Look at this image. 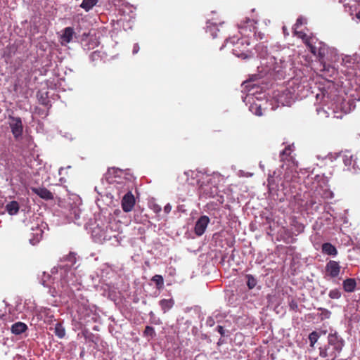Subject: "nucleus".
Masks as SVG:
<instances>
[{
    "mask_svg": "<svg viewBox=\"0 0 360 360\" xmlns=\"http://www.w3.org/2000/svg\"><path fill=\"white\" fill-rule=\"evenodd\" d=\"M315 97L316 111L321 118L333 115L334 118L341 119L354 108L352 102L346 101L342 97L337 95L333 84L319 89Z\"/></svg>",
    "mask_w": 360,
    "mask_h": 360,
    "instance_id": "obj_1",
    "label": "nucleus"
},
{
    "mask_svg": "<svg viewBox=\"0 0 360 360\" xmlns=\"http://www.w3.org/2000/svg\"><path fill=\"white\" fill-rule=\"evenodd\" d=\"M76 255L70 252L60 260V264L53 267L51 274L43 273L41 278V284L50 288L53 296L61 290H66L68 288L75 283V274L72 268L76 264Z\"/></svg>",
    "mask_w": 360,
    "mask_h": 360,
    "instance_id": "obj_2",
    "label": "nucleus"
},
{
    "mask_svg": "<svg viewBox=\"0 0 360 360\" xmlns=\"http://www.w3.org/2000/svg\"><path fill=\"white\" fill-rule=\"evenodd\" d=\"M307 24V19L304 17H300L297 19L296 23L293 27V33L295 35L301 38L305 43L309 50L315 56H317L319 60L326 63L337 60V50L334 48H330L321 41H318L315 39L308 37V35L300 30V27Z\"/></svg>",
    "mask_w": 360,
    "mask_h": 360,
    "instance_id": "obj_3",
    "label": "nucleus"
},
{
    "mask_svg": "<svg viewBox=\"0 0 360 360\" xmlns=\"http://www.w3.org/2000/svg\"><path fill=\"white\" fill-rule=\"evenodd\" d=\"M183 175L189 184H197L200 194L206 198H214L217 194L218 188L212 184L210 175L194 171L185 172Z\"/></svg>",
    "mask_w": 360,
    "mask_h": 360,
    "instance_id": "obj_4",
    "label": "nucleus"
},
{
    "mask_svg": "<svg viewBox=\"0 0 360 360\" xmlns=\"http://www.w3.org/2000/svg\"><path fill=\"white\" fill-rule=\"evenodd\" d=\"M121 170L115 168L108 169L105 174V179L117 191L118 195L122 193H127L129 191V182L121 178L118 173H121Z\"/></svg>",
    "mask_w": 360,
    "mask_h": 360,
    "instance_id": "obj_5",
    "label": "nucleus"
},
{
    "mask_svg": "<svg viewBox=\"0 0 360 360\" xmlns=\"http://www.w3.org/2000/svg\"><path fill=\"white\" fill-rule=\"evenodd\" d=\"M108 228H106L105 241H112V245L119 244L120 242V233H121V222L115 219H108L107 224Z\"/></svg>",
    "mask_w": 360,
    "mask_h": 360,
    "instance_id": "obj_6",
    "label": "nucleus"
},
{
    "mask_svg": "<svg viewBox=\"0 0 360 360\" xmlns=\"http://www.w3.org/2000/svg\"><path fill=\"white\" fill-rule=\"evenodd\" d=\"M226 44L232 45V52L236 56L242 58H247L249 56L248 46L250 42L245 38L238 39L236 42L235 37H233L231 39L226 40Z\"/></svg>",
    "mask_w": 360,
    "mask_h": 360,
    "instance_id": "obj_7",
    "label": "nucleus"
},
{
    "mask_svg": "<svg viewBox=\"0 0 360 360\" xmlns=\"http://www.w3.org/2000/svg\"><path fill=\"white\" fill-rule=\"evenodd\" d=\"M297 94L295 90L291 91L286 88L274 93V97L276 102L281 105L290 106L297 98Z\"/></svg>",
    "mask_w": 360,
    "mask_h": 360,
    "instance_id": "obj_8",
    "label": "nucleus"
},
{
    "mask_svg": "<svg viewBox=\"0 0 360 360\" xmlns=\"http://www.w3.org/2000/svg\"><path fill=\"white\" fill-rule=\"evenodd\" d=\"M96 224L92 228L91 236L96 243H104L106 238V228H108V219L103 220L98 219L96 220Z\"/></svg>",
    "mask_w": 360,
    "mask_h": 360,
    "instance_id": "obj_9",
    "label": "nucleus"
},
{
    "mask_svg": "<svg viewBox=\"0 0 360 360\" xmlns=\"http://www.w3.org/2000/svg\"><path fill=\"white\" fill-rule=\"evenodd\" d=\"M253 90V87L248 89V94L244 98L243 101L248 104L250 103L249 110L253 114L257 116L262 115V108L261 103H259L255 101V99L258 100V97L255 96V91Z\"/></svg>",
    "mask_w": 360,
    "mask_h": 360,
    "instance_id": "obj_10",
    "label": "nucleus"
},
{
    "mask_svg": "<svg viewBox=\"0 0 360 360\" xmlns=\"http://www.w3.org/2000/svg\"><path fill=\"white\" fill-rule=\"evenodd\" d=\"M8 124L14 139L16 141L21 139L23 132V125L21 118L19 117L9 115L8 118Z\"/></svg>",
    "mask_w": 360,
    "mask_h": 360,
    "instance_id": "obj_11",
    "label": "nucleus"
},
{
    "mask_svg": "<svg viewBox=\"0 0 360 360\" xmlns=\"http://www.w3.org/2000/svg\"><path fill=\"white\" fill-rule=\"evenodd\" d=\"M255 20L250 18H247L244 22H241L238 25L240 34L244 37H248L252 32H255Z\"/></svg>",
    "mask_w": 360,
    "mask_h": 360,
    "instance_id": "obj_12",
    "label": "nucleus"
},
{
    "mask_svg": "<svg viewBox=\"0 0 360 360\" xmlns=\"http://www.w3.org/2000/svg\"><path fill=\"white\" fill-rule=\"evenodd\" d=\"M81 44L85 50H91L98 46V41L94 35L84 33Z\"/></svg>",
    "mask_w": 360,
    "mask_h": 360,
    "instance_id": "obj_13",
    "label": "nucleus"
},
{
    "mask_svg": "<svg viewBox=\"0 0 360 360\" xmlns=\"http://www.w3.org/2000/svg\"><path fill=\"white\" fill-rule=\"evenodd\" d=\"M122 208L124 212H131L135 205V198L131 191H127L122 199Z\"/></svg>",
    "mask_w": 360,
    "mask_h": 360,
    "instance_id": "obj_14",
    "label": "nucleus"
},
{
    "mask_svg": "<svg viewBox=\"0 0 360 360\" xmlns=\"http://www.w3.org/2000/svg\"><path fill=\"white\" fill-rule=\"evenodd\" d=\"M342 160L347 167V169L351 171L354 173L357 172V169L356 168V160L354 159V156L349 151H345L342 154L340 155Z\"/></svg>",
    "mask_w": 360,
    "mask_h": 360,
    "instance_id": "obj_15",
    "label": "nucleus"
},
{
    "mask_svg": "<svg viewBox=\"0 0 360 360\" xmlns=\"http://www.w3.org/2000/svg\"><path fill=\"white\" fill-rule=\"evenodd\" d=\"M210 221V218L207 216H201L195 222L194 228L195 233L198 236H202L205 233Z\"/></svg>",
    "mask_w": 360,
    "mask_h": 360,
    "instance_id": "obj_16",
    "label": "nucleus"
},
{
    "mask_svg": "<svg viewBox=\"0 0 360 360\" xmlns=\"http://www.w3.org/2000/svg\"><path fill=\"white\" fill-rule=\"evenodd\" d=\"M328 338L329 345L335 347L336 351H342L344 346V340L338 335L337 332L330 333Z\"/></svg>",
    "mask_w": 360,
    "mask_h": 360,
    "instance_id": "obj_17",
    "label": "nucleus"
},
{
    "mask_svg": "<svg viewBox=\"0 0 360 360\" xmlns=\"http://www.w3.org/2000/svg\"><path fill=\"white\" fill-rule=\"evenodd\" d=\"M326 274L332 278L337 277L340 271V266L336 261L330 260L326 265Z\"/></svg>",
    "mask_w": 360,
    "mask_h": 360,
    "instance_id": "obj_18",
    "label": "nucleus"
},
{
    "mask_svg": "<svg viewBox=\"0 0 360 360\" xmlns=\"http://www.w3.org/2000/svg\"><path fill=\"white\" fill-rule=\"evenodd\" d=\"M340 353V351H336L335 347L328 344L327 347L320 348L319 354L323 358L328 357L334 360Z\"/></svg>",
    "mask_w": 360,
    "mask_h": 360,
    "instance_id": "obj_19",
    "label": "nucleus"
},
{
    "mask_svg": "<svg viewBox=\"0 0 360 360\" xmlns=\"http://www.w3.org/2000/svg\"><path fill=\"white\" fill-rule=\"evenodd\" d=\"M32 232L30 233V238L29 239L30 243L32 245L38 243L42 238L43 231L41 228L39 227L38 225L32 226L31 228Z\"/></svg>",
    "mask_w": 360,
    "mask_h": 360,
    "instance_id": "obj_20",
    "label": "nucleus"
},
{
    "mask_svg": "<svg viewBox=\"0 0 360 360\" xmlns=\"http://www.w3.org/2000/svg\"><path fill=\"white\" fill-rule=\"evenodd\" d=\"M74 34H75V31L72 27H65L63 30V33L60 37L61 44L66 45L67 44L70 43L72 40Z\"/></svg>",
    "mask_w": 360,
    "mask_h": 360,
    "instance_id": "obj_21",
    "label": "nucleus"
},
{
    "mask_svg": "<svg viewBox=\"0 0 360 360\" xmlns=\"http://www.w3.org/2000/svg\"><path fill=\"white\" fill-rule=\"evenodd\" d=\"M32 191L39 195L41 198L44 200H51L53 198V195L51 192L44 187H33L31 188Z\"/></svg>",
    "mask_w": 360,
    "mask_h": 360,
    "instance_id": "obj_22",
    "label": "nucleus"
},
{
    "mask_svg": "<svg viewBox=\"0 0 360 360\" xmlns=\"http://www.w3.org/2000/svg\"><path fill=\"white\" fill-rule=\"evenodd\" d=\"M322 252L325 255L335 257L338 255L336 248L330 243H325L321 245Z\"/></svg>",
    "mask_w": 360,
    "mask_h": 360,
    "instance_id": "obj_23",
    "label": "nucleus"
},
{
    "mask_svg": "<svg viewBox=\"0 0 360 360\" xmlns=\"http://www.w3.org/2000/svg\"><path fill=\"white\" fill-rule=\"evenodd\" d=\"M27 329L25 323L22 322H17L12 325L11 332L15 335H20L24 333Z\"/></svg>",
    "mask_w": 360,
    "mask_h": 360,
    "instance_id": "obj_24",
    "label": "nucleus"
},
{
    "mask_svg": "<svg viewBox=\"0 0 360 360\" xmlns=\"http://www.w3.org/2000/svg\"><path fill=\"white\" fill-rule=\"evenodd\" d=\"M281 65L280 66H275L273 68L274 71L277 72L281 75V77H283L285 75V70L289 68L288 62H286L284 60L281 59Z\"/></svg>",
    "mask_w": 360,
    "mask_h": 360,
    "instance_id": "obj_25",
    "label": "nucleus"
},
{
    "mask_svg": "<svg viewBox=\"0 0 360 360\" xmlns=\"http://www.w3.org/2000/svg\"><path fill=\"white\" fill-rule=\"evenodd\" d=\"M19 208V204L16 201H11L6 205V210L10 215L16 214Z\"/></svg>",
    "mask_w": 360,
    "mask_h": 360,
    "instance_id": "obj_26",
    "label": "nucleus"
},
{
    "mask_svg": "<svg viewBox=\"0 0 360 360\" xmlns=\"http://www.w3.org/2000/svg\"><path fill=\"white\" fill-rule=\"evenodd\" d=\"M356 285V281L352 278H347L343 282V288L346 292H353L355 290Z\"/></svg>",
    "mask_w": 360,
    "mask_h": 360,
    "instance_id": "obj_27",
    "label": "nucleus"
},
{
    "mask_svg": "<svg viewBox=\"0 0 360 360\" xmlns=\"http://www.w3.org/2000/svg\"><path fill=\"white\" fill-rule=\"evenodd\" d=\"M174 302L172 299H163L160 301V305L164 313L168 311L174 305Z\"/></svg>",
    "mask_w": 360,
    "mask_h": 360,
    "instance_id": "obj_28",
    "label": "nucleus"
},
{
    "mask_svg": "<svg viewBox=\"0 0 360 360\" xmlns=\"http://www.w3.org/2000/svg\"><path fill=\"white\" fill-rule=\"evenodd\" d=\"M80 215H81V210L79 207H74L70 211L69 217L75 223L79 224V223L77 222V221L80 219Z\"/></svg>",
    "mask_w": 360,
    "mask_h": 360,
    "instance_id": "obj_29",
    "label": "nucleus"
},
{
    "mask_svg": "<svg viewBox=\"0 0 360 360\" xmlns=\"http://www.w3.org/2000/svg\"><path fill=\"white\" fill-rule=\"evenodd\" d=\"M219 31L216 23L211 22L210 20L207 22L206 32L210 33L212 38L217 37V32Z\"/></svg>",
    "mask_w": 360,
    "mask_h": 360,
    "instance_id": "obj_30",
    "label": "nucleus"
},
{
    "mask_svg": "<svg viewBox=\"0 0 360 360\" xmlns=\"http://www.w3.org/2000/svg\"><path fill=\"white\" fill-rule=\"evenodd\" d=\"M98 2V0H83L80 4V7L85 11L88 12L92 9V8L96 6Z\"/></svg>",
    "mask_w": 360,
    "mask_h": 360,
    "instance_id": "obj_31",
    "label": "nucleus"
},
{
    "mask_svg": "<svg viewBox=\"0 0 360 360\" xmlns=\"http://www.w3.org/2000/svg\"><path fill=\"white\" fill-rule=\"evenodd\" d=\"M359 58V56H357L356 54L353 55V56H345L342 58V63L345 65L349 67L352 65L354 64L355 62L357 61Z\"/></svg>",
    "mask_w": 360,
    "mask_h": 360,
    "instance_id": "obj_32",
    "label": "nucleus"
},
{
    "mask_svg": "<svg viewBox=\"0 0 360 360\" xmlns=\"http://www.w3.org/2000/svg\"><path fill=\"white\" fill-rule=\"evenodd\" d=\"M255 50L260 58H265L268 53L267 46L264 43L257 44Z\"/></svg>",
    "mask_w": 360,
    "mask_h": 360,
    "instance_id": "obj_33",
    "label": "nucleus"
},
{
    "mask_svg": "<svg viewBox=\"0 0 360 360\" xmlns=\"http://www.w3.org/2000/svg\"><path fill=\"white\" fill-rule=\"evenodd\" d=\"M54 333L59 338H63L65 335V330L60 323L56 324Z\"/></svg>",
    "mask_w": 360,
    "mask_h": 360,
    "instance_id": "obj_34",
    "label": "nucleus"
},
{
    "mask_svg": "<svg viewBox=\"0 0 360 360\" xmlns=\"http://www.w3.org/2000/svg\"><path fill=\"white\" fill-rule=\"evenodd\" d=\"M152 281L155 283V284L157 285V288L158 289L162 288V287L164 285V279H163V277L162 276L158 275V274L155 275L152 278Z\"/></svg>",
    "mask_w": 360,
    "mask_h": 360,
    "instance_id": "obj_35",
    "label": "nucleus"
},
{
    "mask_svg": "<svg viewBox=\"0 0 360 360\" xmlns=\"http://www.w3.org/2000/svg\"><path fill=\"white\" fill-rule=\"evenodd\" d=\"M247 285L250 289H252L257 284L256 279L252 275H247Z\"/></svg>",
    "mask_w": 360,
    "mask_h": 360,
    "instance_id": "obj_36",
    "label": "nucleus"
},
{
    "mask_svg": "<svg viewBox=\"0 0 360 360\" xmlns=\"http://www.w3.org/2000/svg\"><path fill=\"white\" fill-rule=\"evenodd\" d=\"M319 338V335L316 331H314L309 334V340L310 342V345L311 347H313L314 345V344L317 342Z\"/></svg>",
    "mask_w": 360,
    "mask_h": 360,
    "instance_id": "obj_37",
    "label": "nucleus"
},
{
    "mask_svg": "<svg viewBox=\"0 0 360 360\" xmlns=\"http://www.w3.org/2000/svg\"><path fill=\"white\" fill-rule=\"evenodd\" d=\"M328 296L331 299H339L341 297V292L337 288L333 289L329 292Z\"/></svg>",
    "mask_w": 360,
    "mask_h": 360,
    "instance_id": "obj_38",
    "label": "nucleus"
},
{
    "mask_svg": "<svg viewBox=\"0 0 360 360\" xmlns=\"http://www.w3.org/2000/svg\"><path fill=\"white\" fill-rule=\"evenodd\" d=\"M143 334L145 336L150 337V338H153L155 336V332L154 328L153 327L148 326L146 327Z\"/></svg>",
    "mask_w": 360,
    "mask_h": 360,
    "instance_id": "obj_39",
    "label": "nucleus"
},
{
    "mask_svg": "<svg viewBox=\"0 0 360 360\" xmlns=\"http://www.w3.org/2000/svg\"><path fill=\"white\" fill-rule=\"evenodd\" d=\"M242 86H243V89L247 91H248V89H251L253 87V89H255V85L252 84L251 82H245L243 83ZM256 89H258V86H256ZM252 91H254V90H252ZM257 92V91H255V94Z\"/></svg>",
    "mask_w": 360,
    "mask_h": 360,
    "instance_id": "obj_40",
    "label": "nucleus"
},
{
    "mask_svg": "<svg viewBox=\"0 0 360 360\" xmlns=\"http://www.w3.org/2000/svg\"><path fill=\"white\" fill-rule=\"evenodd\" d=\"M292 150L290 146H288V147H285V148L284 150H283L281 152V153H280V155H281L282 160H283L284 156L290 155V154L291 153Z\"/></svg>",
    "mask_w": 360,
    "mask_h": 360,
    "instance_id": "obj_41",
    "label": "nucleus"
},
{
    "mask_svg": "<svg viewBox=\"0 0 360 360\" xmlns=\"http://www.w3.org/2000/svg\"><path fill=\"white\" fill-rule=\"evenodd\" d=\"M100 57V52L98 51H94L91 53L90 58L92 60H94Z\"/></svg>",
    "mask_w": 360,
    "mask_h": 360,
    "instance_id": "obj_42",
    "label": "nucleus"
},
{
    "mask_svg": "<svg viewBox=\"0 0 360 360\" xmlns=\"http://www.w3.org/2000/svg\"><path fill=\"white\" fill-rule=\"evenodd\" d=\"M294 176H295L294 175H292V176H290L288 175V172H286V173L285 174V175H284V179H285V181L286 182H289V181H293V177H294Z\"/></svg>",
    "mask_w": 360,
    "mask_h": 360,
    "instance_id": "obj_43",
    "label": "nucleus"
},
{
    "mask_svg": "<svg viewBox=\"0 0 360 360\" xmlns=\"http://www.w3.org/2000/svg\"><path fill=\"white\" fill-rule=\"evenodd\" d=\"M172 210V205L169 203H167L164 207V212L166 214H169Z\"/></svg>",
    "mask_w": 360,
    "mask_h": 360,
    "instance_id": "obj_44",
    "label": "nucleus"
},
{
    "mask_svg": "<svg viewBox=\"0 0 360 360\" xmlns=\"http://www.w3.org/2000/svg\"><path fill=\"white\" fill-rule=\"evenodd\" d=\"M217 195V201L218 202L219 204H222L224 203V198L223 195H218L217 194L216 195Z\"/></svg>",
    "mask_w": 360,
    "mask_h": 360,
    "instance_id": "obj_45",
    "label": "nucleus"
},
{
    "mask_svg": "<svg viewBox=\"0 0 360 360\" xmlns=\"http://www.w3.org/2000/svg\"><path fill=\"white\" fill-rule=\"evenodd\" d=\"M139 46L138 44H135L133 47V51H132L133 54L137 53L139 52Z\"/></svg>",
    "mask_w": 360,
    "mask_h": 360,
    "instance_id": "obj_46",
    "label": "nucleus"
},
{
    "mask_svg": "<svg viewBox=\"0 0 360 360\" xmlns=\"http://www.w3.org/2000/svg\"><path fill=\"white\" fill-rule=\"evenodd\" d=\"M290 308H291L292 309H293V310H297V307H297V303H296V302H293V301H292V302H290Z\"/></svg>",
    "mask_w": 360,
    "mask_h": 360,
    "instance_id": "obj_47",
    "label": "nucleus"
},
{
    "mask_svg": "<svg viewBox=\"0 0 360 360\" xmlns=\"http://www.w3.org/2000/svg\"><path fill=\"white\" fill-rule=\"evenodd\" d=\"M217 331L221 334V335H224V329L222 326H217Z\"/></svg>",
    "mask_w": 360,
    "mask_h": 360,
    "instance_id": "obj_48",
    "label": "nucleus"
},
{
    "mask_svg": "<svg viewBox=\"0 0 360 360\" xmlns=\"http://www.w3.org/2000/svg\"><path fill=\"white\" fill-rule=\"evenodd\" d=\"M255 36L256 37L259 38V39H263V37H264V34H262V33H260V32H259V33H257H257H255Z\"/></svg>",
    "mask_w": 360,
    "mask_h": 360,
    "instance_id": "obj_49",
    "label": "nucleus"
},
{
    "mask_svg": "<svg viewBox=\"0 0 360 360\" xmlns=\"http://www.w3.org/2000/svg\"><path fill=\"white\" fill-rule=\"evenodd\" d=\"M154 211H155V212H160V211H161V207H160V206H159V205H155V206L154 207Z\"/></svg>",
    "mask_w": 360,
    "mask_h": 360,
    "instance_id": "obj_50",
    "label": "nucleus"
},
{
    "mask_svg": "<svg viewBox=\"0 0 360 360\" xmlns=\"http://www.w3.org/2000/svg\"><path fill=\"white\" fill-rule=\"evenodd\" d=\"M356 19L360 21V11L356 13Z\"/></svg>",
    "mask_w": 360,
    "mask_h": 360,
    "instance_id": "obj_51",
    "label": "nucleus"
},
{
    "mask_svg": "<svg viewBox=\"0 0 360 360\" xmlns=\"http://www.w3.org/2000/svg\"><path fill=\"white\" fill-rule=\"evenodd\" d=\"M325 311H326V318H329V316L330 314V311H328V310H326V309H325Z\"/></svg>",
    "mask_w": 360,
    "mask_h": 360,
    "instance_id": "obj_52",
    "label": "nucleus"
},
{
    "mask_svg": "<svg viewBox=\"0 0 360 360\" xmlns=\"http://www.w3.org/2000/svg\"><path fill=\"white\" fill-rule=\"evenodd\" d=\"M259 167H260L262 170H264V165L262 164V162H259Z\"/></svg>",
    "mask_w": 360,
    "mask_h": 360,
    "instance_id": "obj_53",
    "label": "nucleus"
},
{
    "mask_svg": "<svg viewBox=\"0 0 360 360\" xmlns=\"http://www.w3.org/2000/svg\"><path fill=\"white\" fill-rule=\"evenodd\" d=\"M62 170H63V167H60V168L59 169V174H61V172H62Z\"/></svg>",
    "mask_w": 360,
    "mask_h": 360,
    "instance_id": "obj_54",
    "label": "nucleus"
},
{
    "mask_svg": "<svg viewBox=\"0 0 360 360\" xmlns=\"http://www.w3.org/2000/svg\"><path fill=\"white\" fill-rule=\"evenodd\" d=\"M283 32L285 34V32H286V28H285V26H284V27H283Z\"/></svg>",
    "mask_w": 360,
    "mask_h": 360,
    "instance_id": "obj_55",
    "label": "nucleus"
},
{
    "mask_svg": "<svg viewBox=\"0 0 360 360\" xmlns=\"http://www.w3.org/2000/svg\"><path fill=\"white\" fill-rule=\"evenodd\" d=\"M329 195H330V197L332 198L333 194L332 192H329Z\"/></svg>",
    "mask_w": 360,
    "mask_h": 360,
    "instance_id": "obj_56",
    "label": "nucleus"
},
{
    "mask_svg": "<svg viewBox=\"0 0 360 360\" xmlns=\"http://www.w3.org/2000/svg\"><path fill=\"white\" fill-rule=\"evenodd\" d=\"M72 271H74V269H75V267H74V266H73V267L72 268Z\"/></svg>",
    "mask_w": 360,
    "mask_h": 360,
    "instance_id": "obj_57",
    "label": "nucleus"
},
{
    "mask_svg": "<svg viewBox=\"0 0 360 360\" xmlns=\"http://www.w3.org/2000/svg\"><path fill=\"white\" fill-rule=\"evenodd\" d=\"M150 316L153 315V312H150Z\"/></svg>",
    "mask_w": 360,
    "mask_h": 360,
    "instance_id": "obj_58",
    "label": "nucleus"
},
{
    "mask_svg": "<svg viewBox=\"0 0 360 360\" xmlns=\"http://www.w3.org/2000/svg\"><path fill=\"white\" fill-rule=\"evenodd\" d=\"M227 45H228V44H226V46H227ZM224 46H226V44H225L224 45H222V47H224Z\"/></svg>",
    "mask_w": 360,
    "mask_h": 360,
    "instance_id": "obj_59",
    "label": "nucleus"
}]
</instances>
